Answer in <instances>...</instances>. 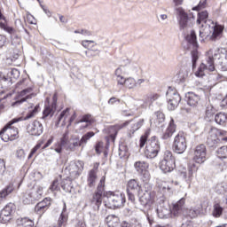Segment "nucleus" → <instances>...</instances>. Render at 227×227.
<instances>
[{
  "instance_id": "nucleus-41",
  "label": "nucleus",
  "mask_w": 227,
  "mask_h": 227,
  "mask_svg": "<svg viewBox=\"0 0 227 227\" xmlns=\"http://www.w3.org/2000/svg\"><path fill=\"white\" fill-rule=\"evenodd\" d=\"M63 211L59 218L58 225L59 227L67 226V221H68V217L65 215V210L67 209V206H64Z\"/></svg>"
},
{
  "instance_id": "nucleus-56",
  "label": "nucleus",
  "mask_w": 227,
  "mask_h": 227,
  "mask_svg": "<svg viewBox=\"0 0 227 227\" xmlns=\"http://www.w3.org/2000/svg\"><path fill=\"white\" fill-rule=\"evenodd\" d=\"M102 150H104V142H98L96 144L95 151L98 155H100L102 153Z\"/></svg>"
},
{
  "instance_id": "nucleus-55",
  "label": "nucleus",
  "mask_w": 227,
  "mask_h": 227,
  "mask_svg": "<svg viewBox=\"0 0 227 227\" xmlns=\"http://www.w3.org/2000/svg\"><path fill=\"white\" fill-rule=\"evenodd\" d=\"M50 191L54 192V191H59V181L58 179H55L51 185L50 186Z\"/></svg>"
},
{
  "instance_id": "nucleus-10",
  "label": "nucleus",
  "mask_w": 227,
  "mask_h": 227,
  "mask_svg": "<svg viewBox=\"0 0 227 227\" xmlns=\"http://www.w3.org/2000/svg\"><path fill=\"white\" fill-rule=\"evenodd\" d=\"M175 158L171 151H166L163 155V160L160 163V168L163 173H171L175 169Z\"/></svg>"
},
{
  "instance_id": "nucleus-15",
  "label": "nucleus",
  "mask_w": 227,
  "mask_h": 227,
  "mask_svg": "<svg viewBox=\"0 0 227 227\" xmlns=\"http://www.w3.org/2000/svg\"><path fill=\"white\" fill-rule=\"evenodd\" d=\"M193 160L197 164H203L207 160V146L200 144L197 145L193 152Z\"/></svg>"
},
{
  "instance_id": "nucleus-48",
  "label": "nucleus",
  "mask_w": 227,
  "mask_h": 227,
  "mask_svg": "<svg viewBox=\"0 0 227 227\" xmlns=\"http://www.w3.org/2000/svg\"><path fill=\"white\" fill-rule=\"evenodd\" d=\"M43 143H45L44 139H40L39 142L37 143V145L31 150L29 155H28V159H31V157H33V155H35V153H36V151L39 148H42V145H43Z\"/></svg>"
},
{
  "instance_id": "nucleus-14",
  "label": "nucleus",
  "mask_w": 227,
  "mask_h": 227,
  "mask_svg": "<svg viewBox=\"0 0 227 227\" xmlns=\"http://www.w3.org/2000/svg\"><path fill=\"white\" fill-rule=\"evenodd\" d=\"M84 169V163L82 161H71L67 167L71 178H78Z\"/></svg>"
},
{
  "instance_id": "nucleus-37",
  "label": "nucleus",
  "mask_w": 227,
  "mask_h": 227,
  "mask_svg": "<svg viewBox=\"0 0 227 227\" xmlns=\"http://www.w3.org/2000/svg\"><path fill=\"white\" fill-rule=\"evenodd\" d=\"M157 185L160 191H162L163 192H169L171 191V187H169V183L166 181L157 179Z\"/></svg>"
},
{
  "instance_id": "nucleus-57",
  "label": "nucleus",
  "mask_w": 227,
  "mask_h": 227,
  "mask_svg": "<svg viewBox=\"0 0 227 227\" xmlns=\"http://www.w3.org/2000/svg\"><path fill=\"white\" fill-rule=\"evenodd\" d=\"M116 77V82L118 86H125V82H127V78H125L124 75L122 76H115Z\"/></svg>"
},
{
  "instance_id": "nucleus-44",
  "label": "nucleus",
  "mask_w": 227,
  "mask_h": 227,
  "mask_svg": "<svg viewBox=\"0 0 227 227\" xmlns=\"http://www.w3.org/2000/svg\"><path fill=\"white\" fill-rule=\"evenodd\" d=\"M70 116V108H67L66 110L62 111L59 116L58 123L63 121L62 125H65V121H67V117Z\"/></svg>"
},
{
  "instance_id": "nucleus-27",
  "label": "nucleus",
  "mask_w": 227,
  "mask_h": 227,
  "mask_svg": "<svg viewBox=\"0 0 227 227\" xmlns=\"http://www.w3.org/2000/svg\"><path fill=\"white\" fill-rule=\"evenodd\" d=\"M14 190L15 187L13 186V184H9L2 191H0V205L1 203H4V201H6V198H8V196H10Z\"/></svg>"
},
{
  "instance_id": "nucleus-12",
  "label": "nucleus",
  "mask_w": 227,
  "mask_h": 227,
  "mask_svg": "<svg viewBox=\"0 0 227 227\" xmlns=\"http://www.w3.org/2000/svg\"><path fill=\"white\" fill-rule=\"evenodd\" d=\"M174 152L182 154L187 150V139L184 133L177 134L174 138L173 144Z\"/></svg>"
},
{
  "instance_id": "nucleus-28",
  "label": "nucleus",
  "mask_w": 227,
  "mask_h": 227,
  "mask_svg": "<svg viewBox=\"0 0 227 227\" xmlns=\"http://www.w3.org/2000/svg\"><path fill=\"white\" fill-rule=\"evenodd\" d=\"M156 212L158 214V217L160 219H168L171 214H173L171 208L166 206H160L157 207Z\"/></svg>"
},
{
  "instance_id": "nucleus-62",
  "label": "nucleus",
  "mask_w": 227,
  "mask_h": 227,
  "mask_svg": "<svg viewBox=\"0 0 227 227\" xmlns=\"http://www.w3.org/2000/svg\"><path fill=\"white\" fill-rule=\"evenodd\" d=\"M215 191L216 192H218L219 194H223V192H224L226 191V187H224V184H217L215 186Z\"/></svg>"
},
{
  "instance_id": "nucleus-11",
  "label": "nucleus",
  "mask_w": 227,
  "mask_h": 227,
  "mask_svg": "<svg viewBox=\"0 0 227 227\" xmlns=\"http://www.w3.org/2000/svg\"><path fill=\"white\" fill-rule=\"evenodd\" d=\"M143 191V187L139 184V182L136 179H131L128 182L127 184V194L128 199L131 203H134L136 201V195H134V192H141Z\"/></svg>"
},
{
  "instance_id": "nucleus-42",
  "label": "nucleus",
  "mask_w": 227,
  "mask_h": 227,
  "mask_svg": "<svg viewBox=\"0 0 227 227\" xmlns=\"http://www.w3.org/2000/svg\"><path fill=\"white\" fill-rule=\"evenodd\" d=\"M129 70H127V67L125 66H121L117 67L114 71V75L115 77H121L123 75H129Z\"/></svg>"
},
{
  "instance_id": "nucleus-26",
  "label": "nucleus",
  "mask_w": 227,
  "mask_h": 227,
  "mask_svg": "<svg viewBox=\"0 0 227 227\" xmlns=\"http://www.w3.org/2000/svg\"><path fill=\"white\" fill-rule=\"evenodd\" d=\"M185 100L187 102V104L190 106V107H196V106H198V104H200V96L197 95L194 92H188L185 95Z\"/></svg>"
},
{
  "instance_id": "nucleus-3",
  "label": "nucleus",
  "mask_w": 227,
  "mask_h": 227,
  "mask_svg": "<svg viewBox=\"0 0 227 227\" xmlns=\"http://www.w3.org/2000/svg\"><path fill=\"white\" fill-rule=\"evenodd\" d=\"M207 19H208V12L207 11L199 12L197 24L199 26L201 25V27H204L200 30V36H201V38H205L211 35V40H217V38H221L223 31H224V27L218 25L217 23H214L211 20Z\"/></svg>"
},
{
  "instance_id": "nucleus-58",
  "label": "nucleus",
  "mask_w": 227,
  "mask_h": 227,
  "mask_svg": "<svg viewBox=\"0 0 227 227\" xmlns=\"http://www.w3.org/2000/svg\"><path fill=\"white\" fill-rule=\"evenodd\" d=\"M203 8H207V0H200L198 6L192 8V10H203Z\"/></svg>"
},
{
  "instance_id": "nucleus-20",
  "label": "nucleus",
  "mask_w": 227,
  "mask_h": 227,
  "mask_svg": "<svg viewBox=\"0 0 227 227\" xmlns=\"http://www.w3.org/2000/svg\"><path fill=\"white\" fill-rule=\"evenodd\" d=\"M196 171H198V167H196V164H192L188 167L187 170L181 172V176L189 184V187H191V182L194 180Z\"/></svg>"
},
{
  "instance_id": "nucleus-61",
  "label": "nucleus",
  "mask_w": 227,
  "mask_h": 227,
  "mask_svg": "<svg viewBox=\"0 0 227 227\" xmlns=\"http://www.w3.org/2000/svg\"><path fill=\"white\" fill-rule=\"evenodd\" d=\"M24 19L25 22H28V24H35V17L29 13H27V16Z\"/></svg>"
},
{
  "instance_id": "nucleus-9",
  "label": "nucleus",
  "mask_w": 227,
  "mask_h": 227,
  "mask_svg": "<svg viewBox=\"0 0 227 227\" xmlns=\"http://www.w3.org/2000/svg\"><path fill=\"white\" fill-rule=\"evenodd\" d=\"M167 102H168V109L169 111H175L178 107V104L182 101V98L180 94L176 91V90L169 87L166 93Z\"/></svg>"
},
{
  "instance_id": "nucleus-51",
  "label": "nucleus",
  "mask_w": 227,
  "mask_h": 227,
  "mask_svg": "<svg viewBox=\"0 0 227 227\" xmlns=\"http://www.w3.org/2000/svg\"><path fill=\"white\" fill-rule=\"evenodd\" d=\"M223 214V208L219 204L214 206L213 215L214 217H221Z\"/></svg>"
},
{
  "instance_id": "nucleus-24",
  "label": "nucleus",
  "mask_w": 227,
  "mask_h": 227,
  "mask_svg": "<svg viewBox=\"0 0 227 227\" xmlns=\"http://www.w3.org/2000/svg\"><path fill=\"white\" fill-rule=\"evenodd\" d=\"M94 121L90 114H85L76 123L80 125V130H84V129H88L90 125H92Z\"/></svg>"
},
{
  "instance_id": "nucleus-4",
  "label": "nucleus",
  "mask_w": 227,
  "mask_h": 227,
  "mask_svg": "<svg viewBox=\"0 0 227 227\" xmlns=\"http://www.w3.org/2000/svg\"><path fill=\"white\" fill-rule=\"evenodd\" d=\"M78 146H82L81 140L77 137L69 140L68 131H66L62 135V137H60V141L54 145V151L57 153H61L64 148V150H67V152H75V148H78Z\"/></svg>"
},
{
  "instance_id": "nucleus-33",
  "label": "nucleus",
  "mask_w": 227,
  "mask_h": 227,
  "mask_svg": "<svg viewBox=\"0 0 227 227\" xmlns=\"http://www.w3.org/2000/svg\"><path fill=\"white\" fill-rule=\"evenodd\" d=\"M134 168L136 171H137L138 174L141 175V173H145V171H148L150 165L145 161L139 160L134 163Z\"/></svg>"
},
{
  "instance_id": "nucleus-22",
  "label": "nucleus",
  "mask_w": 227,
  "mask_h": 227,
  "mask_svg": "<svg viewBox=\"0 0 227 227\" xmlns=\"http://www.w3.org/2000/svg\"><path fill=\"white\" fill-rule=\"evenodd\" d=\"M177 15L179 16V26L181 29H185L189 26V16L185 13V11L182 7L176 8Z\"/></svg>"
},
{
  "instance_id": "nucleus-17",
  "label": "nucleus",
  "mask_w": 227,
  "mask_h": 227,
  "mask_svg": "<svg viewBox=\"0 0 227 227\" xmlns=\"http://www.w3.org/2000/svg\"><path fill=\"white\" fill-rule=\"evenodd\" d=\"M151 191L145 189V192L142 190L137 193L138 200L143 207H148L153 203V193Z\"/></svg>"
},
{
  "instance_id": "nucleus-38",
  "label": "nucleus",
  "mask_w": 227,
  "mask_h": 227,
  "mask_svg": "<svg viewBox=\"0 0 227 227\" xmlns=\"http://www.w3.org/2000/svg\"><path fill=\"white\" fill-rule=\"evenodd\" d=\"M61 187L66 192H70L72 191V179L70 177L63 179L61 182Z\"/></svg>"
},
{
  "instance_id": "nucleus-32",
  "label": "nucleus",
  "mask_w": 227,
  "mask_h": 227,
  "mask_svg": "<svg viewBox=\"0 0 227 227\" xmlns=\"http://www.w3.org/2000/svg\"><path fill=\"white\" fill-rule=\"evenodd\" d=\"M185 205V199L182 198L179 201L173 205L172 214L174 215H180L184 212V207Z\"/></svg>"
},
{
  "instance_id": "nucleus-43",
  "label": "nucleus",
  "mask_w": 227,
  "mask_h": 227,
  "mask_svg": "<svg viewBox=\"0 0 227 227\" xmlns=\"http://www.w3.org/2000/svg\"><path fill=\"white\" fill-rule=\"evenodd\" d=\"M124 88L128 90H135L136 87V79L134 77L126 78V82L124 83Z\"/></svg>"
},
{
  "instance_id": "nucleus-36",
  "label": "nucleus",
  "mask_w": 227,
  "mask_h": 227,
  "mask_svg": "<svg viewBox=\"0 0 227 227\" xmlns=\"http://www.w3.org/2000/svg\"><path fill=\"white\" fill-rule=\"evenodd\" d=\"M87 182L89 187H95V183L97 182V168H93L89 172Z\"/></svg>"
},
{
  "instance_id": "nucleus-49",
  "label": "nucleus",
  "mask_w": 227,
  "mask_h": 227,
  "mask_svg": "<svg viewBox=\"0 0 227 227\" xmlns=\"http://www.w3.org/2000/svg\"><path fill=\"white\" fill-rule=\"evenodd\" d=\"M33 201L35 200L33 198V193H31V191H29L25 194L23 203H25V205H29V203H33Z\"/></svg>"
},
{
  "instance_id": "nucleus-60",
  "label": "nucleus",
  "mask_w": 227,
  "mask_h": 227,
  "mask_svg": "<svg viewBox=\"0 0 227 227\" xmlns=\"http://www.w3.org/2000/svg\"><path fill=\"white\" fill-rule=\"evenodd\" d=\"M87 56H92L94 58L95 56H100V51L98 50H89L86 51Z\"/></svg>"
},
{
  "instance_id": "nucleus-59",
  "label": "nucleus",
  "mask_w": 227,
  "mask_h": 227,
  "mask_svg": "<svg viewBox=\"0 0 227 227\" xmlns=\"http://www.w3.org/2000/svg\"><path fill=\"white\" fill-rule=\"evenodd\" d=\"M19 77H20V71L15 68L12 69L11 71V79H19Z\"/></svg>"
},
{
  "instance_id": "nucleus-1",
  "label": "nucleus",
  "mask_w": 227,
  "mask_h": 227,
  "mask_svg": "<svg viewBox=\"0 0 227 227\" xmlns=\"http://www.w3.org/2000/svg\"><path fill=\"white\" fill-rule=\"evenodd\" d=\"M216 61L223 72H227V54L224 48H212L207 52L206 64L201 63L200 67L195 73L196 77L205 76V72H214L215 66L214 63Z\"/></svg>"
},
{
  "instance_id": "nucleus-2",
  "label": "nucleus",
  "mask_w": 227,
  "mask_h": 227,
  "mask_svg": "<svg viewBox=\"0 0 227 227\" xmlns=\"http://www.w3.org/2000/svg\"><path fill=\"white\" fill-rule=\"evenodd\" d=\"M38 113H40V105H36L34 108L31 106V109L27 112L25 117H18L12 119L0 131L1 139L4 140V143L17 139V137L19 136V129L13 127L12 125L14 123H19V121H26L27 120H31V118H35Z\"/></svg>"
},
{
  "instance_id": "nucleus-39",
  "label": "nucleus",
  "mask_w": 227,
  "mask_h": 227,
  "mask_svg": "<svg viewBox=\"0 0 227 227\" xmlns=\"http://www.w3.org/2000/svg\"><path fill=\"white\" fill-rule=\"evenodd\" d=\"M18 224H21L23 227H35V222L27 217L19 218Z\"/></svg>"
},
{
  "instance_id": "nucleus-53",
  "label": "nucleus",
  "mask_w": 227,
  "mask_h": 227,
  "mask_svg": "<svg viewBox=\"0 0 227 227\" xmlns=\"http://www.w3.org/2000/svg\"><path fill=\"white\" fill-rule=\"evenodd\" d=\"M200 210L199 208L192 207V208L189 209L188 215H189V217H192V219L194 217H198V215H200Z\"/></svg>"
},
{
  "instance_id": "nucleus-13",
  "label": "nucleus",
  "mask_w": 227,
  "mask_h": 227,
  "mask_svg": "<svg viewBox=\"0 0 227 227\" xmlns=\"http://www.w3.org/2000/svg\"><path fill=\"white\" fill-rule=\"evenodd\" d=\"M186 41L190 43V47L193 49L192 51V67H196V61H198V41L196 38V32L193 30L186 36Z\"/></svg>"
},
{
  "instance_id": "nucleus-30",
  "label": "nucleus",
  "mask_w": 227,
  "mask_h": 227,
  "mask_svg": "<svg viewBox=\"0 0 227 227\" xmlns=\"http://www.w3.org/2000/svg\"><path fill=\"white\" fill-rule=\"evenodd\" d=\"M145 123V119H139L137 122L131 124L130 129L128 130V137H132L134 133L137 132Z\"/></svg>"
},
{
  "instance_id": "nucleus-25",
  "label": "nucleus",
  "mask_w": 227,
  "mask_h": 227,
  "mask_svg": "<svg viewBox=\"0 0 227 227\" xmlns=\"http://www.w3.org/2000/svg\"><path fill=\"white\" fill-rule=\"evenodd\" d=\"M54 113H56L55 104H51L50 98H47L45 101L44 110L43 112V118H47V116H54Z\"/></svg>"
},
{
  "instance_id": "nucleus-40",
  "label": "nucleus",
  "mask_w": 227,
  "mask_h": 227,
  "mask_svg": "<svg viewBox=\"0 0 227 227\" xmlns=\"http://www.w3.org/2000/svg\"><path fill=\"white\" fill-rule=\"evenodd\" d=\"M215 121L218 125H224L227 121V114L219 113L215 116Z\"/></svg>"
},
{
  "instance_id": "nucleus-52",
  "label": "nucleus",
  "mask_w": 227,
  "mask_h": 227,
  "mask_svg": "<svg viewBox=\"0 0 227 227\" xmlns=\"http://www.w3.org/2000/svg\"><path fill=\"white\" fill-rule=\"evenodd\" d=\"M149 136H150V133L148 131H146L144 135L141 136L140 140H139L140 148H143L145 146V145H146Z\"/></svg>"
},
{
  "instance_id": "nucleus-18",
  "label": "nucleus",
  "mask_w": 227,
  "mask_h": 227,
  "mask_svg": "<svg viewBox=\"0 0 227 227\" xmlns=\"http://www.w3.org/2000/svg\"><path fill=\"white\" fill-rule=\"evenodd\" d=\"M12 212H13V204H7L0 212V223L6 224L12 219Z\"/></svg>"
},
{
  "instance_id": "nucleus-5",
  "label": "nucleus",
  "mask_w": 227,
  "mask_h": 227,
  "mask_svg": "<svg viewBox=\"0 0 227 227\" xmlns=\"http://www.w3.org/2000/svg\"><path fill=\"white\" fill-rule=\"evenodd\" d=\"M29 80L23 79L17 83V88H24L18 94V98L16 102L12 104L13 106H19L20 104H23L27 100H31V98H35L36 94L34 92L35 87L33 85H29Z\"/></svg>"
},
{
  "instance_id": "nucleus-8",
  "label": "nucleus",
  "mask_w": 227,
  "mask_h": 227,
  "mask_svg": "<svg viewBox=\"0 0 227 227\" xmlns=\"http://www.w3.org/2000/svg\"><path fill=\"white\" fill-rule=\"evenodd\" d=\"M160 152V143L157 137H153L147 141V145L145 150V155L147 159H155Z\"/></svg>"
},
{
  "instance_id": "nucleus-16",
  "label": "nucleus",
  "mask_w": 227,
  "mask_h": 227,
  "mask_svg": "<svg viewBox=\"0 0 227 227\" xmlns=\"http://www.w3.org/2000/svg\"><path fill=\"white\" fill-rule=\"evenodd\" d=\"M106 186V176L101 177L99 184L98 185V192L93 195L92 203L96 207L100 208L102 205V195L104 194V187Z\"/></svg>"
},
{
  "instance_id": "nucleus-31",
  "label": "nucleus",
  "mask_w": 227,
  "mask_h": 227,
  "mask_svg": "<svg viewBox=\"0 0 227 227\" xmlns=\"http://www.w3.org/2000/svg\"><path fill=\"white\" fill-rule=\"evenodd\" d=\"M176 131V125L175 124V120H173V118H171L168 126L165 131V133L163 134V139H169V137H171V136H173V134H175V132Z\"/></svg>"
},
{
  "instance_id": "nucleus-34",
  "label": "nucleus",
  "mask_w": 227,
  "mask_h": 227,
  "mask_svg": "<svg viewBox=\"0 0 227 227\" xmlns=\"http://www.w3.org/2000/svg\"><path fill=\"white\" fill-rule=\"evenodd\" d=\"M106 223L108 227H118L120 226V218L114 215H109L106 218Z\"/></svg>"
},
{
  "instance_id": "nucleus-64",
  "label": "nucleus",
  "mask_w": 227,
  "mask_h": 227,
  "mask_svg": "<svg viewBox=\"0 0 227 227\" xmlns=\"http://www.w3.org/2000/svg\"><path fill=\"white\" fill-rule=\"evenodd\" d=\"M155 116L157 117V120L160 123H162V121L165 120V115L162 114V112H156Z\"/></svg>"
},
{
  "instance_id": "nucleus-46",
  "label": "nucleus",
  "mask_w": 227,
  "mask_h": 227,
  "mask_svg": "<svg viewBox=\"0 0 227 227\" xmlns=\"http://www.w3.org/2000/svg\"><path fill=\"white\" fill-rule=\"evenodd\" d=\"M93 136H95V133L93 131H90V132L86 133L80 139V143L82 145H86V143H88V141H90V139H91V137H93Z\"/></svg>"
},
{
  "instance_id": "nucleus-23",
  "label": "nucleus",
  "mask_w": 227,
  "mask_h": 227,
  "mask_svg": "<svg viewBox=\"0 0 227 227\" xmlns=\"http://www.w3.org/2000/svg\"><path fill=\"white\" fill-rule=\"evenodd\" d=\"M129 125H130V121H126L123 123L111 126L109 128L110 137L112 139H114V137H116V136L118 135V132H120V130H122V129H127V127H129Z\"/></svg>"
},
{
  "instance_id": "nucleus-63",
  "label": "nucleus",
  "mask_w": 227,
  "mask_h": 227,
  "mask_svg": "<svg viewBox=\"0 0 227 227\" xmlns=\"http://www.w3.org/2000/svg\"><path fill=\"white\" fill-rule=\"evenodd\" d=\"M91 43H94V42L93 41H88V40L82 42V47H84L85 49H89V51L91 50Z\"/></svg>"
},
{
  "instance_id": "nucleus-45",
  "label": "nucleus",
  "mask_w": 227,
  "mask_h": 227,
  "mask_svg": "<svg viewBox=\"0 0 227 227\" xmlns=\"http://www.w3.org/2000/svg\"><path fill=\"white\" fill-rule=\"evenodd\" d=\"M216 156L218 159H227V146H222L217 149Z\"/></svg>"
},
{
  "instance_id": "nucleus-29",
  "label": "nucleus",
  "mask_w": 227,
  "mask_h": 227,
  "mask_svg": "<svg viewBox=\"0 0 227 227\" xmlns=\"http://www.w3.org/2000/svg\"><path fill=\"white\" fill-rule=\"evenodd\" d=\"M140 175H142L141 180L143 182V186L145 189H147L148 191H152V183H150V180L152 178V176L150 175V171L146 170L145 172H142Z\"/></svg>"
},
{
  "instance_id": "nucleus-19",
  "label": "nucleus",
  "mask_w": 227,
  "mask_h": 227,
  "mask_svg": "<svg viewBox=\"0 0 227 227\" xmlns=\"http://www.w3.org/2000/svg\"><path fill=\"white\" fill-rule=\"evenodd\" d=\"M27 130L31 136H42L43 134V125L38 121H34L27 126Z\"/></svg>"
},
{
  "instance_id": "nucleus-47",
  "label": "nucleus",
  "mask_w": 227,
  "mask_h": 227,
  "mask_svg": "<svg viewBox=\"0 0 227 227\" xmlns=\"http://www.w3.org/2000/svg\"><path fill=\"white\" fill-rule=\"evenodd\" d=\"M187 77H189V73L187 71H180L177 74V81L179 82H185V81H187Z\"/></svg>"
},
{
  "instance_id": "nucleus-7",
  "label": "nucleus",
  "mask_w": 227,
  "mask_h": 227,
  "mask_svg": "<svg viewBox=\"0 0 227 227\" xmlns=\"http://www.w3.org/2000/svg\"><path fill=\"white\" fill-rule=\"evenodd\" d=\"M106 198L104 200V204L106 208H120L123 207V202L125 201V198L121 193H114L113 192H108L106 194Z\"/></svg>"
},
{
  "instance_id": "nucleus-54",
  "label": "nucleus",
  "mask_w": 227,
  "mask_h": 227,
  "mask_svg": "<svg viewBox=\"0 0 227 227\" xmlns=\"http://www.w3.org/2000/svg\"><path fill=\"white\" fill-rule=\"evenodd\" d=\"M0 27H1V29H4V31H6L10 35H13V33L15 31V30H13V27H8L6 24H4L3 22H0Z\"/></svg>"
},
{
  "instance_id": "nucleus-50",
  "label": "nucleus",
  "mask_w": 227,
  "mask_h": 227,
  "mask_svg": "<svg viewBox=\"0 0 227 227\" xmlns=\"http://www.w3.org/2000/svg\"><path fill=\"white\" fill-rule=\"evenodd\" d=\"M159 96L156 93H151L146 95L145 102L147 104H153L155 100H158Z\"/></svg>"
},
{
  "instance_id": "nucleus-35",
  "label": "nucleus",
  "mask_w": 227,
  "mask_h": 227,
  "mask_svg": "<svg viewBox=\"0 0 227 227\" xmlns=\"http://www.w3.org/2000/svg\"><path fill=\"white\" fill-rule=\"evenodd\" d=\"M30 192L35 200H40L42 196H43V187L40 185L34 186L33 189L30 190Z\"/></svg>"
},
{
  "instance_id": "nucleus-21",
  "label": "nucleus",
  "mask_w": 227,
  "mask_h": 227,
  "mask_svg": "<svg viewBox=\"0 0 227 227\" xmlns=\"http://www.w3.org/2000/svg\"><path fill=\"white\" fill-rule=\"evenodd\" d=\"M49 207H51V198H45L41 202H38L35 207V212L39 215L44 214L49 210Z\"/></svg>"
},
{
  "instance_id": "nucleus-6",
  "label": "nucleus",
  "mask_w": 227,
  "mask_h": 227,
  "mask_svg": "<svg viewBox=\"0 0 227 227\" xmlns=\"http://www.w3.org/2000/svg\"><path fill=\"white\" fill-rule=\"evenodd\" d=\"M221 141L227 142V131L219 129L217 128H211L208 131L207 144L210 148L217 146Z\"/></svg>"
}]
</instances>
